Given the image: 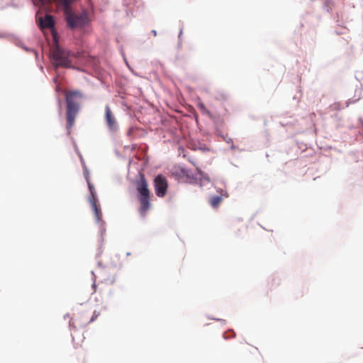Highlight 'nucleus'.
Returning <instances> with one entry per match:
<instances>
[{
  "label": "nucleus",
  "mask_w": 363,
  "mask_h": 363,
  "mask_svg": "<svg viewBox=\"0 0 363 363\" xmlns=\"http://www.w3.org/2000/svg\"><path fill=\"white\" fill-rule=\"evenodd\" d=\"M88 186H89V189L90 193L91 194V197L89 199H94V200H96V194L94 192V188L93 185L89 182H88Z\"/></svg>",
  "instance_id": "obj_10"
},
{
  "label": "nucleus",
  "mask_w": 363,
  "mask_h": 363,
  "mask_svg": "<svg viewBox=\"0 0 363 363\" xmlns=\"http://www.w3.org/2000/svg\"><path fill=\"white\" fill-rule=\"evenodd\" d=\"M113 282H114V279H113L111 280V284H113Z\"/></svg>",
  "instance_id": "obj_16"
},
{
  "label": "nucleus",
  "mask_w": 363,
  "mask_h": 363,
  "mask_svg": "<svg viewBox=\"0 0 363 363\" xmlns=\"http://www.w3.org/2000/svg\"><path fill=\"white\" fill-rule=\"evenodd\" d=\"M89 201L91 203L92 209H93V211H94V212L95 213L96 220L98 221H99L101 220V210L99 208V206L96 203V200H94V199H89Z\"/></svg>",
  "instance_id": "obj_9"
},
{
  "label": "nucleus",
  "mask_w": 363,
  "mask_h": 363,
  "mask_svg": "<svg viewBox=\"0 0 363 363\" xmlns=\"http://www.w3.org/2000/svg\"><path fill=\"white\" fill-rule=\"evenodd\" d=\"M92 287L94 289V291H96V285L95 284H94L92 285Z\"/></svg>",
  "instance_id": "obj_14"
},
{
  "label": "nucleus",
  "mask_w": 363,
  "mask_h": 363,
  "mask_svg": "<svg viewBox=\"0 0 363 363\" xmlns=\"http://www.w3.org/2000/svg\"><path fill=\"white\" fill-rule=\"evenodd\" d=\"M199 106L200 108H201L202 110L205 109V106L203 104H200Z\"/></svg>",
  "instance_id": "obj_13"
},
{
  "label": "nucleus",
  "mask_w": 363,
  "mask_h": 363,
  "mask_svg": "<svg viewBox=\"0 0 363 363\" xmlns=\"http://www.w3.org/2000/svg\"><path fill=\"white\" fill-rule=\"evenodd\" d=\"M133 128H130V129L128 130V135H131V133H132V132H133Z\"/></svg>",
  "instance_id": "obj_12"
},
{
  "label": "nucleus",
  "mask_w": 363,
  "mask_h": 363,
  "mask_svg": "<svg viewBox=\"0 0 363 363\" xmlns=\"http://www.w3.org/2000/svg\"><path fill=\"white\" fill-rule=\"evenodd\" d=\"M99 315H100V311H94L89 323L94 322L96 320V318H98V316Z\"/></svg>",
  "instance_id": "obj_11"
},
{
  "label": "nucleus",
  "mask_w": 363,
  "mask_h": 363,
  "mask_svg": "<svg viewBox=\"0 0 363 363\" xmlns=\"http://www.w3.org/2000/svg\"><path fill=\"white\" fill-rule=\"evenodd\" d=\"M152 33L154 34V35H155V36H156V35H157V32H156L155 30H152Z\"/></svg>",
  "instance_id": "obj_15"
},
{
  "label": "nucleus",
  "mask_w": 363,
  "mask_h": 363,
  "mask_svg": "<svg viewBox=\"0 0 363 363\" xmlns=\"http://www.w3.org/2000/svg\"><path fill=\"white\" fill-rule=\"evenodd\" d=\"M105 121L108 128L112 131L116 132L118 130V123L116 119L112 113L109 106L106 105L105 107Z\"/></svg>",
  "instance_id": "obj_6"
},
{
  "label": "nucleus",
  "mask_w": 363,
  "mask_h": 363,
  "mask_svg": "<svg viewBox=\"0 0 363 363\" xmlns=\"http://www.w3.org/2000/svg\"><path fill=\"white\" fill-rule=\"evenodd\" d=\"M67 25L71 28L82 27L84 24L85 18L82 16L76 15L72 11L71 8L63 9Z\"/></svg>",
  "instance_id": "obj_4"
},
{
  "label": "nucleus",
  "mask_w": 363,
  "mask_h": 363,
  "mask_svg": "<svg viewBox=\"0 0 363 363\" xmlns=\"http://www.w3.org/2000/svg\"><path fill=\"white\" fill-rule=\"evenodd\" d=\"M221 196H213L209 199V203L213 208H217L219 204L222 202V196L227 197L228 194L225 191H220Z\"/></svg>",
  "instance_id": "obj_8"
},
{
  "label": "nucleus",
  "mask_w": 363,
  "mask_h": 363,
  "mask_svg": "<svg viewBox=\"0 0 363 363\" xmlns=\"http://www.w3.org/2000/svg\"><path fill=\"white\" fill-rule=\"evenodd\" d=\"M54 25V19L50 15H46L44 18H40V26L42 28H52Z\"/></svg>",
  "instance_id": "obj_7"
},
{
  "label": "nucleus",
  "mask_w": 363,
  "mask_h": 363,
  "mask_svg": "<svg viewBox=\"0 0 363 363\" xmlns=\"http://www.w3.org/2000/svg\"><path fill=\"white\" fill-rule=\"evenodd\" d=\"M51 57L52 64L55 67L69 68L72 67L71 61L69 59V52L62 50L58 45L52 50Z\"/></svg>",
  "instance_id": "obj_3"
},
{
  "label": "nucleus",
  "mask_w": 363,
  "mask_h": 363,
  "mask_svg": "<svg viewBox=\"0 0 363 363\" xmlns=\"http://www.w3.org/2000/svg\"><path fill=\"white\" fill-rule=\"evenodd\" d=\"M65 95L67 104V129L70 130L74 124L76 116L79 111L80 101L83 98V94L78 90H71L65 91Z\"/></svg>",
  "instance_id": "obj_1"
},
{
  "label": "nucleus",
  "mask_w": 363,
  "mask_h": 363,
  "mask_svg": "<svg viewBox=\"0 0 363 363\" xmlns=\"http://www.w3.org/2000/svg\"><path fill=\"white\" fill-rule=\"evenodd\" d=\"M154 186L157 196L163 197L166 194L167 182L164 176L157 175L154 180Z\"/></svg>",
  "instance_id": "obj_5"
},
{
  "label": "nucleus",
  "mask_w": 363,
  "mask_h": 363,
  "mask_svg": "<svg viewBox=\"0 0 363 363\" xmlns=\"http://www.w3.org/2000/svg\"><path fill=\"white\" fill-rule=\"evenodd\" d=\"M136 189L138 192V200L140 203L139 212L142 216H145L146 212L150 207V190L144 174H140V180L137 182Z\"/></svg>",
  "instance_id": "obj_2"
}]
</instances>
